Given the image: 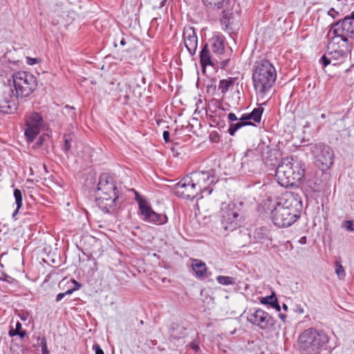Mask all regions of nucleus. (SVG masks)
<instances>
[{"mask_svg":"<svg viewBox=\"0 0 354 354\" xmlns=\"http://www.w3.org/2000/svg\"><path fill=\"white\" fill-rule=\"evenodd\" d=\"M52 10H53L54 12H57V13L61 12V8H60V7L58 6V4H57V8H52Z\"/></svg>","mask_w":354,"mask_h":354,"instance_id":"79ce46f5","label":"nucleus"},{"mask_svg":"<svg viewBox=\"0 0 354 354\" xmlns=\"http://www.w3.org/2000/svg\"><path fill=\"white\" fill-rule=\"evenodd\" d=\"M263 112V108L258 107L253 109L250 113L243 114L240 118V120H252L255 122H259L261 119V115Z\"/></svg>","mask_w":354,"mask_h":354,"instance_id":"6ab92c4d","label":"nucleus"},{"mask_svg":"<svg viewBox=\"0 0 354 354\" xmlns=\"http://www.w3.org/2000/svg\"><path fill=\"white\" fill-rule=\"evenodd\" d=\"M14 196H15V203L17 205V208L14 211V212L12 213V217L13 218L15 217V216L17 215V214L19 212V209L22 206V194H21V192L19 189H15L14 190Z\"/></svg>","mask_w":354,"mask_h":354,"instance_id":"b1692460","label":"nucleus"},{"mask_svg":"<svg viewBox=\"0 0 354 354\" xmlns=\"http://www.w3.org/2000/svg\"><path fill=\"white\" fill-rule=\"evenodd\" d=\"M170 133L168 131H164L163 132V138L166 142L169 141Z\"/></svg>","mask_w":354,"mask_h":354,"instance_id":"58836bf2","label":"nucleus"},{"mask_svg":"<svg viewBox=\"0 0 354 354\" xmlns=\"http://www.w3.org/2000/svg\"><path fill=\"white\" fill-rule=\"evenodd\" d=\"M192 267L197 278H202L206 275L207 268L206 264L201 260L193 259Z\"/></svg>","mask_w":354,"mask_h":354,"instance_id":"a211bd4d","label":"nucleus"},{"mask_svg":"<svg viewBox=\"0 0 354 354\" xmlns=\"http://www.w3.org/2000/svg\"><path fill=\"white\" fill-rule=\"evenodd\" d=\"M93 349L95 351V354H104V351L98 344H94L93 346Z\"/></svg>","mask_w":354,"mask_h":354,"instance_id":"f704fd0d","label":"nucleus"},{"mask_svg":"<svg viewBox=\"0 0 354 354\" xmlns=\"http://www.w3.org/2000/svg\"><path fill=\"white\" fill-rule=\"evenodd\" d=\"M248 125H254L251 122L247 120H241L236 124H231L228 132L231 136H234L235 132L242 127Z\"/></svg>","mask_w":354,"mask_h":354,"instance_id":"5701e85b","label":"nucleus"},{"mask_svg":"<svg viewBox=\"0 0 354 354\" xmlns=\"http://www.w3.org/2000/svg\"><path fill=\"white\" fill-rule=\"evenodd\" d=\"M190 174L196 186L199 188L200 194H203L207 192V196L210 195L213 189L209 186L218 180L214 170L194 171ZM203 197V195L201 196V198Z\"/></svg>","mask_w":354,"mask_h":354,"instance_id":"9d476101","label":"nucleus"},{"mask_svg":"<svg viewBox=\"0 0 354 354\" xmlns=\"http://www.w3.org/2000/svg\"><path fill=\"white\" fill-rule=\"evenodd\" d=\"M125 44H126V42H125L124 39H122V40H121V41H120V44H121L122 46H124V45H125Z\"/></svg>","mask_w":354,"mask_h":354,"instance_id":"a18cd8bd","label":"nucleus"},{"mask_svg":"<svg viewBox=\"0 0 354 354\" xmlns=\"http://www.w3.org/2000/svg\"><path fill=\"white\" fill-rule=\"evenodd\" d=\"M305 164L294 157L283 158L276 169L275 177L282 187L297 186L305 175Z\"/></svg>","mask_w":354,"mask_h":354,"instance_id":"f03ea898","label":"nucleus"},{"mask_svg":"<svg viewBox=\"0 0 354 354\" xmlns=\"http://www.w3.org/2000/svg\"><path fill=\"white\" fill-rule=\"evenodd\" d=\"M351 48L347 43L343 42L339 46V41L336 40L335 38H332L328 46L327 55L322 56L320 62L324 67L330 64L334 66L339 65L347 59Z\"/></svg>","mask_w":354,"mask_h":354,"instance_id":"0eeeda50","label":"nucleus"},{"mask_svg":"<svg viewBox=\"0 0 354 354\" xmlns=\"http://www.w3.org/2000/svg\"><path fill=\"white\" fill-rule=\"evenodd\" d=\"M12 77L13 88L11 91L12 96L17 98L29 96L37 88V78L30 73L17 71Z\"/></svg>","mask_w":354,"mask_h":354,"instance_id":"423d86ee","label":"nucleus"},{"mask_svg":"<svg viewBox=\"0 0 354 354\" xmlns=\"http://www.w3.org/2000/svg\"><path fill=\"white\" fill-rule=\"evenodd\" d=\"M277 298L276 295L274 293H272L270 296L261 298L260 302L262 304H268L271 306L272 304L277 301Z\"/></svg>","mask_w":354,"mask_h":354,"instance_id":"cd10ccee","label":"nucleus"},{"mask_svg":"<svg viewBox=\"0 0 354 354\" xmlns=\"http://www.w3.org/2000/svg\"><path fill=\"white\" fill-rule=\"evenodd\" d=\"M212 51L218 55H221L224 53V41L223 39L221 37H215L212 39Z\"/></svg>","mask_w":354,"mask_h":354,"instance_id":"412c9836","label":"nucleus"},{"mask_svg":"<svg viewBox=\"0 0 354 354\" xmlns=\"http://www.w3.org/2000/svg\"><path fill=\"white\" fill-rule=\"evenodd\" d=\"M330 31L334 34L333 38L339 39L344 43H347L348 37L354 33V13L351 17H346L344 19L334 24Z\"/></svg>","mask_w":354,"mask_h":354,"instance_id":"9b49d317","label":"nucleus"},{"mask_svg":"<svg viewBox=\"0 0 354 354\" xmlns=\"http://www.w3.org/2000/svg\"><path fill=\"white\" fill-rule=\"evenodd\" d=\"M189 346L196 352H198L200 351L199 342L198 340H194L193 342H192L189 344Z\"/></svg>","mask_w":354,"mask_h":354,"instance_id":"473e14b6","label":"nucleus"},{"mask_svg":"<svg viewBox=\"0 0 354 354\" xmlns=\"http://www.w3.org/2000/svg\"><path fill=\"white\" fill-rule=\"evenodd\" d=\"M234 84V81L232 78L227 80H222L219 82L218 90L223 94H225L230 89L232 88Z\"/></svg>","mask_w":354,"mask_h":354,"instance_id":"4be33fe9","label":"nucleus"},{"mask_svg":"<svg viewBox=\"0 0 354 354\" xmlns=\"http://www.w3.org/2000/svg\"><path fill=\"white\" fill-rule=\"evenodd\" d=\"M21 330V324L19 322H17L15 325V329H14V331H19Z\"/></svg>","mask_w":354,"mask_h":354,"instance_id":"a19ab883","label":"nucleus"},{"mask_svg":"<svg viewBox=\"0 0 354 354\" xmlns=\"http://www.w3.org/2000/svg\"><path fill=\"white\" fill-rule=\"evenodd\" d=\"M200 61L201 64L203 67H205L207 66H212L213 63L212 62L210 51L208 49L207 44H205L202 48L200 53Z\"/></svg>","mask_w":354,"mask_h":354,"instance_id":"aec40b11","label":"nucleus"},{"mask_svg":"<svg viewBox=\"0 0 354 354\" xmlns=\"http://www.w3.org/2000/svg\"><path fill=\"white\" fill-rule=\"evenodd\" d=\"M329 339L328 334L323 330L309 328L299 335L297 350L300 354H320L323 350H326Z\"/></svg>","mask_w":354,"mask_h":354,"instance_id":"7ed1b4c3","label":"nucleus"},{"mask_svg":"<svg viewBox=\"0 0 354 354\" xmlns=\"http://www.w3.org/2000/svg\"><path fill=\"white\" fill-rule=\"evenodd\" d=\"M138 203L140 214L145 221L157 225L164 224L167 221L165 215L155 212L147 202L140 200Z\"/></svg>","mask_w":354,"mask_h":354,"instance_id":"2eb2a0df","label":"nucleus"},{"mask_svg":"<svg viewBox=\"0 0 354 354\" xmlns=\"http://www.w3.org/2000/svg\"><path fill=\"white\" fill-rule=\"evenodd\" d=\"M299 242L301 243V244H306V236H302Z\"/></svg>","mask_w":354,"mask_h":354,"instance_id":"37998d69","label":"nucleus"},{"mask_svg":"<svg viewBox=\"0 0 354 354\" xmlns=\"http://www.w3.org/2000/svg\"><path fill=\"white\" fill-rule=\"evenodd\" d=\"M240 209L234 203H223L221 212V225L225 231H233L239 224Z\"/></svg>","mask_w":354,"mask_h":354,"instance_id":"1a4fd4ad","label":"nucleus"},{"mask_svg":"<svg viewBox=\"0 0 354 354\" xmlns=\"http://www.w3.org/2000/svg\"><path fill=\"white\" fill-rule=\"evenodd\" d=\"M328 14L333 18H335L338 12L334 8H330L328 12Z\"/></svg>","mask_w":354,"mask_h":354,"instance_id":"c9c22d12","label":"nucleus"},{"mask_svg":"<svg viewBox=\"0 0 354 354\" xmlns=\"http://www.w3.org/2000/svg\"><path fill=\"white\" fill-rule=\"evenodd\" d=\"M175 193L178 196L187 199H194L200 194L191 174L187 175L175 186Z\"/></svg>","mask_w":354,"mask_h":354,"instance_id":"f8f14e48","label":"nucleus"},{"mask_svg":"<svg viewBox=\"0 0 354 354\" xmlns=\"http://www.w3.org/2000/svg\"><path fill=\"white\" fill-rule=\"evenodd\" d=\"M342 227L346 229L347 231L353 232L354 231V221H351V220L346 221L345 222L343 223Z\"/></svg>","mask_w":354,"mask_h":354,"instance_id":"7c9ffc66","label":"nucleus"},{"mask_svg":"<svg viewBox=\"0 0 354 354\" xmlns=\"http://www.w3.org/2000/svg\"><path fill=\"white\" fill-rule=\"evenodd\" d=\"M71 282L75 285V287L66 291L65 292L59 293L56 297V301H61L66 295H71L74 291L80 289V284L75 280H72Z\"/></svg>","mask_w":354,"mask_h":354,"instance_id":"393cba45","label":"nucleus"},{"mask_svg":"<svg viewBox=\"0 0 354 354\" xmlns=\"http://www.w3.org/2000/svg\"><path fill=\"white\" fill-rule=\"evenodd\" d=\"M26 63L28 65L32 66L35 64L39 63V59L37 58H32L30 57H26Z\"/></svg>","mask_w":354,"mask_h":354,"instance_id":"72a5a7b5","label":"nucleus"},{"mask_svg":"<svg viewBox=\"0 0 354 354\" xmlns=\"http://www.w3.org/2000/svg\"><path fill=\"white\" fill-rule=\"evenodd\" d=\"M227 118L230 121H236L238 120L236 115L234 113H230L227 115Z\"/></svg>","mask_w":354,"mask_h":354,"instance_id":"4c0bfd02","label":"nucleus"},{"mask_svg":"<svg viewBox=\"0 0 354 354\" xmlns=\"http://www.w3.org/2000/svg\"><path fill=\"white\" fill-rule=\"evenodd\" d=\"M335 272L340 279H343L346 276L345 270L339 262H336Z\"/></svg>","mask_w":354,"mask_h":354,"instance_id":"c85d7f7f","label":"nucleus"},{"mask_svg":"<svg viewBox=\"0 0 354 354\" xmlns=\"http://www.w3.org/2000/svg\"><path fill=\"white\" fill-rule=\"evenodd\" d=\"M277 77L274 66L267 59L255 62L252 73V82L256 93L263 97L273 86Z\"/></svg>","mask_w":354,"mask_h":354,"instance_id":"20e7f679","label":"nucleus"},{"mask_svg":"<svg viewBox=\"0 0 354 354\" xmlns=\"http://www.w3.org/2000/svg\"><path fill=\"white\" fill-rule=\"evenodd\" d=\"M310 150L315 165L322 171H327L333 164L335 158L333 150L324 143H315L310 145Z\"/></svg>","mask_w":354,"mask_h":354,"instance_id":"6e6552de","label":"nucleus"},{"mask_svg":"<svg viewBox=\"0 0 354 354\" xmlns=\"http://www.w3.org/2000/svg\"><path fill=\"white\" fill-rule=\"evenodd\" d=\"M216 281L219 284L228 286L235 283V279L232 277L221 276L216 277Z\"/></svg>","mask_w":354,"mask_h":354,"instance_id":"bb28decb","label":"nucleus"},{"mask_svg":"<svg viewBox=\"0 0 354 354\" xmlns=\"http://www.w3.org/2000/svg\"><path fill=\"white\" fill-rule=\"evenodd\" d=\"M183 39L185 46L191 55L196 53L198 45V38L195 30L192 27H187L184 29Z\"/></svg>","mask_w":354,"mask_h":354,"instance_id":"dca6fc26","label":"nucleus"},{"mask_svg":"<svg viewBox=\"0 0 354 354\" xmlns=\"http://www.w3.org/2000/svg\"><path fill=\"white\" fill-rule=\"evenodd\" d=\"M26 334V331L21 330L19 331H14V328H12L9 331V335L10 337L19 335L21 337H25Z\"/></svg>","mask_w":354,"mask_h":354,"instance_id":"2f4dec72","label":"nucleus"},{"mask_svg":"<svg viewBox=\"0 0 354 354\" xmlns=\"http://www.w3.org/2000/svg\"><path fill=\"white\" fill-rule=\"evenodd\" d=\"M271 306L278 312H279L281 310V307H280L277 300L274 303H273Z\"/></svg>","mask_w":354,"mask_h":354,"instance_id":"ea45409f","label":"nucleus"},{"mask_svg":"<svg viewBox=\"0 0 354 354\" xmlns=\"http://www.w3.org/2000/svg\"><path fill=\"white\" fill-rule=\"evenodd\" d=\"M299 312H300V313H303V312H304V310H303L302 309H301V310H299Z\"/></svg>","mask_w":354,"mask_h":354,"instance_id":"de8ad7c7","label":"nucleus"},{"mask_svg":"<svg viewBox=\"0 0 354 354\" xmlns=\"http://www.w3.org/2000/svg\"><path fill=\"white\" fill-rule=\"evenodd\" d=\"M44 127L42 117L37 113H31L26 116L25 136L28 142H32Z\"/></svg>","mask_w":354,"mask_h":354,"instance_id":"ddd939ff","label":"nucleus"},{"mask_svg":"<svg viewBox=\"0 0 354 354\" xmlns=\"http://www.w3.org/2000/svg\"><path fill=\"white\" fill-rule=\"evenodd\" d=\"M39 340L40 341L39 346L41 348L42 354H49V351L47 348V341L46 337H43L41 339L39 338Z\"/></svg>","mask_w":354,"mask_h":354,"instance_id":"c756f323","label":"nucleus"},{"mask_svg":"<svg viewBox=\"0 0 354 354\" xmlns=\"http://www.w3.org/2000/svg\"><path fill=\"white\" fill-rule=\"evenodd\" d=\"M98 198L96 202L104 212H109L116 206L118 199L113 178L107 174L101 175L97 185Z\"/></svg>","mask_w":354,"mask_h":354,"instance_id":"39448f33","label":"nucleus"},{"mask_svg":"<svg viewBox=\"0 0 354 354\" xmlns=\"http://www.w3.org/2000/svg\"><path fill=\"white\" fill-rule=\"evenodd\" d=\"M71 143L68 139L65 140V144H64V150L66 151H68L71 149Z\"/></svg>","mask_w":354,"mask_h":354,"instance_id":"e433bc0d","label":"nucleus"},{"mask_svg":"<svg viewBox=\"0 0 354 354\" xmlns=\"http://www.w3.org/2000/svg\"><path fill=\"white\" fill-rule=\"evenodd\" d=\"M279 317H280L283 321H285L286 315H282V314H280V315H279Z\"/></svg>","mask_w":354,"mask_h":354,"instance_id":"c03bdc74","label":"nucleus"},{"mask_svg":"<svg viewBox=\"0 0 354 354\" xmlns=\"http://www.w3.org/2000/svg\"><path fill=\"white\" fill-rule=\"evenodd\" d=\"M247 320L262 330H266L273 324L272 317L261 308L250 310L248 313Z\"/></svg>","mask_w":354,"mask_h":354,"instance_id":"4468645a","label":"nucleus"},{"mask_svg":"<svg viewBox=\"0 0 354 354\" xmlns=\"http://www.w3.org/2000/svg\"><path fill=\"white\" fill-rule=\"evenodd\" d=\"M225 0H203L204 5L209 8H221Z\"/></svg>","mask_w":354,"mask_h":354,"instance_id":"a878e982","label":"nucleus"},{"mask_svg":"<svg viewBox=\"0 0 354 354\" xmlns=\"http://www.w3.org/2000/svg\"><path fill=\"white\" fill-rule=\"evenodd\" d=\"M283 309H284L285 310H288V306H287V305H286V304H283Z\"/></svg>","mask_w":354,"mask_h":354,"instance_id":"49530a36","label":"nucleus"},{"mask_svg":"<svg viewBox=\"0 0 354 354\" xmlns=\"http://www.w3.org/2000/svg\"><path fill=\"white\" fill-rule=\"evenodd\" d=\"M254 238L261 244L269 245L272 242V235L270 230L264 227L257 228L254 232Z\"/></svg>","mask_w":354,"mask_h":354,"instance_id":"f3484780","label":"nucleus"},{"mask_svg":"<svg viewBox=\"0 0 354 354\" xmlns=\"http://www.w3.org/2000/svg\"><path fill=\"white\" fill-rule=\"evenodd\" d=\"M302 203L298 194L286 192L271 210L274 224L279 227H289L300 216Z\"/></svg>","mask_w":354,"mask_h":354,"instance_id":"f257e3e1","label":"nucleus"}]
</instances>
